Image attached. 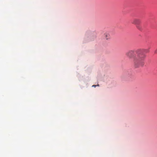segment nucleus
Segmentation results:
<instances>
[{
	"mask_svg": "<svg viewBox=\"0 0 157 157\" xmlns=\"http://www.w3.org/2000/svg\"><path fill=\"white\" fill-rule=\"evenodd\" d=\"M96 85H93L92 86H93V87H96Z\"/></svg>",
	"mask_w": 157,
	"mask_h": 157,
	"instance_id": "nucleus-5",
	"label": "nucleus"
},
{
	"mask_svg": "<svg viewBox=\"0 0 157 157\" xmlns=\"http://www.w3.org/2000/svg\"><path fill=\"white\" fill-rule=\"evenodd\" d=\"M149 50L146 49H139L136 51V55L134 56V51L133 50H129L126 53V55L129 58H133V63L134 66L136 68L144 66V60L146 55L144 52L147 53Z\"/></svg>",
	"mask_w": 157,
	"mask_h": 157,
	"instance_id": "nucleus-1",
	"label": "nucleus"
},
{
	"mask_svg": "<svg viewBox=\"0 0 157 157\" xmlns=\"http://www.w3.org/2000/svg\"><path fill=\"white\" fill-rule=\"evenodd\" d=\"M104 37L106 40L110 39V35L109 33L107 32H106L104 34Z\"/></svg>",
	"mask_w": 157,
	"mask_h": 157,
	"instance_id": "nucleus-3",
	"label": "nucleus"
},
{
	"mask_svg": "<svg viewBox=\"0 0 157 157\" xmlns=\"http://www.w3.org/2000/svg\"><path fill=\"white\" fill-rule=\"evenodd\" d=\"M141 23V20L139 19L135 18L133 20L132 23L136 25V28L140 30H141V29L139 25Z\"/></svg>",
	"mask_w": 157,
	"mask_h": 157,
	"instance_id": "nucleus-2",
	"label": "nucleus"
},
{
	"mask_svg": "<svg viewBox=\"0 0 157 157\" xmlns=\"http://www.w3.org/2000/svg\"><path fill=\"white\" fill-rule=\"evenodd\" d=\"M155 53H157V49L155 50Z\"/></svg>",
	"mask_w": 157,
	"mask_h": 157,
	"instance_id": "nucleus-4",
	"label": "nucleus"
}]
</instances>
